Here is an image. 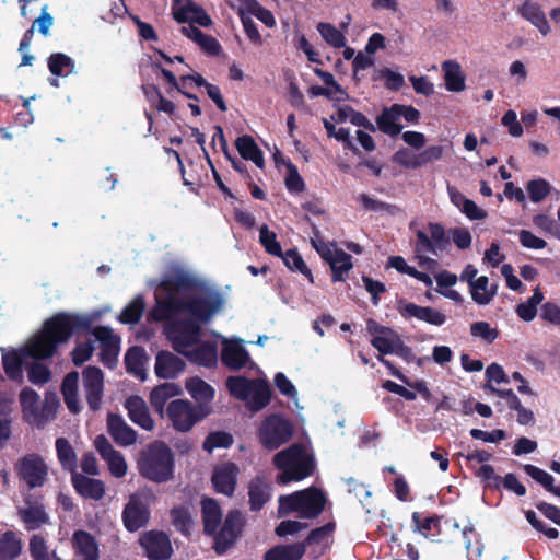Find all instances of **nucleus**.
I'll list each match as a JSON object with an SVG mask.
<instances>
[{"label":"nucleus","mask_w":560,"mask_h":560,"mask_svg":"<svg viewBox=\"0 0 560 560\" xmlns=\"http://www.w3.org/2000/svg\"><path fill=\"white\" fill-rule=\"evenodd\" d=\"M149 317L166 320L164 332L173 349L191 363L212 366L218 361L217 342L205 339L201 324L218 314L224 299L210 282L179 265H171L156 292Z\"/></svg>","instance_id":"obj_1"},{"label":"nucleus","mask_w":560,"mask_h":560,"mask_svg":"<svg viewBox=\"0 0 560 560\" xmlns=\"http://www.w3.org/2000/svg\"><path fill=\"white\" fill-rule=\"evenodd\" d=\"M89 324V318L72 314H58L46 320L42 331L32 337L25 347L3 354L5 374L11 380L22 382V366L27 358H50L59 343L67 341L77 328L88 327Z\"/></svg>","instance_id":"obj_2"},{"label":"nucleus","mask_w":560,"mask_h":560,"mask_svg":"<svg viewBox=\"0 0 560 560\" xmlns=\"http://www.w3.org/2000/svg\"><path fill=\"white\" fill-rule=\"evenodd\" d=\"M174 456L168 446L162 442L149 445L140 454L138 469L142 477L154 481L165 482L173 477Z\"/></svg>","instance_id":"obj_3"},{"label":"nucleus","mask_w":560,"mask_h":560,"mask_svg":"<svg viewBox=\"0 0 560 560\" xmlns=\"http://www.w3.org/2000/svg\"><path fill=\"white\" fill-rule=\"evenodd\" d=\"M273 465L280 470L277 482L287 485L308 477L313 470V458L302 446L294 444L278 452L273 456Z\"/></svg>","instance_id":"obj_4"},{"label":"nucleus","mask_w":560,"mask_h":560,"mask_svg":"<svg viewBox=\"0 0 560 560\" xmlns=\"http://www.w3.org/2000/svg\"><path fill=\"white\" fill-rule=\"evenodd\" d=\"M325 503V494L311 487L288 495H280L278 513L279 516L295 513L301 518H314L323 512Z\"/></svg>","instance_id":"obj_5"},{"label":"nucleus","mask_w":560,"mask_h":560,"mask_svg":"<svg viewBox=\"0 0 560 560\" xmlns=\"http://www.w3.org/2000/svg\"><path fill=\"white\" fill-rule=\"evenodd\" d=\"M226 387L232 396L246 402L249 410L256 412L270 401V387L262 380H248L244 376H230Z\"/></svg>","instance_id":"obj_6"},{"label":"nucleus","mask_w":560,"mask_h":560,"mask_svg":"<svg viewBox=\"0 0 560 560\" xmlns=\"http://www.w3.org/2000/svg\"><path fill=\"white\" fill-rule=\"evenodd\" d=\"M311 244L319 256L330 266L334 281H345L352 269V257L337 248L335 243H327L316 225L312 226Z\"/></svg>","instance_id":"obj_7"},{"label":"nucleus","mask_w":560,"mask_h":560,"mask_svg":"<svg viewBox=\"0 0 560 560\" xmlns=\"http://www.w3.org/2000/svg\"><path fill=\"white\" fill-rule=\"evenodd\" d=\"M293 435L292 423L282 416H268L258 428V439L267 450H277L288 443Z\"/></svg>","instance_id":"obj_8"},{"label":"nucleus","mask_w":560,"mask_h":560,"mask_svg":"<svg viewBox=\"0 0 560 560\" xmlns=\"http://www.w3.org/2000/svg\"><path fill=\"white\" fill-rule=\"evenodd\" d=\"M15 471L21 481L30 489L42 488L48 480L49 467L36 453H30L18 459Z\"/></svg>","instance_id":"obj_9"},{"label":"nucleus","mask_w":560,"mask_h":560,"mask_svg":"<svg viewBox=\"0 0 560 560\" xmlns=\"http://www.w3.org/2000/svg\"><path fill=\"white\" fill-rule=\"evenodd\" d=\"M207 412L200 407L197 409L189 401L176 399L167 407V416L177 431H189L195 423L201 420Z\"/></svg>","instance_id":"obj_10"},{"label":"nucleus","mask_w":560,"mask_h":560,"mask_svg":"<svg viewBox=\"0 0 560 560\" xmlns=\"http://www.w3.org/2000/svg\"><path fill=\"white\" fill-rule=\"evenodd\" d=\"M122 518L128 530L135 532L144 526L149 520V510L144 494L130 495L125 506Z\"/></svg>","instance_id":"obj_11"},{"label":"nucleus","mask_w":560,"mask_h":560,"mask_svg":"<svg viewBox=\"0 0 560 560\" xmlns=\"http://www.w3.org/2000/svg\"><path fill=\"white\" fill-rule=\"evenodd\" d=\"M92 334L100 343L102 362L107 366H113L119 353L120 338L107 326L95 327Z\"/></svg>","instance_id":"obj_12"},{"label":"nucleus","mask_w":560,"mask_h":560,"mask_svg":"<svg viewBox=\"0 0 560 560\" xmlns=\"http://www.w3.org/2000/svg\"><path fill=\"white\" fill-rule=\"evenodd\" d=\"M83 387L86 401L92 410L101 407L104 389V375L101 369L88 366L83 370Z\"/></svg>","instance_id":"obj_13"},{"label":"nucleus","mask_w":560,"mask_h":560,"mask_svg":"<svg viewBox=\"0 0 560 560\" xmlns=\"http://www.w3.org/2000/svg\"><path fill=\"white\" fill-rule=\"evenodd\" d=\"M94 446L101 457L106 462L110 474L116 478H121L127 472V463L118 451H116L106 436L97 435L94 440Z\"/></svg>","instance_id":"obj_14"},{"label":"nucleus","mask_w":560,"mask_h":560,"mask_svg":"<svg viewBox=\"0 0 560 560\" xmlns=\"http://www.w3.org/2000/svg\"><path fill=\"white\" fill-rule=\"evenodd\" d=\"M222 351H221V360L222 362L232 370H240L247 364L254 365L250 361L249 353L243 347L241 339H228L222 337Z\"/></svg>","instance_id":"obj_15"},{"label":"nucleus","mask_w":560,"mask_h":560,"mask_svg":"<svg viewBox=\"0 0 560 560\" xmlns=\"http://www.w3.org/2000/svg\"><path fill=\"white\" fill-rule=\"evenodd\" d=\"M173 15L174 19L179 23H196L203 27H209L212 25V20L206 13V11L200 5L190 0L185 2L176 0V3L173 4Z\"/></svg>","instance_id":"obj_16"},{"label":"nucleus","mask_w":560,"mask_h":560,"mask_svg":"<svg viewBox=\"0 0 560 560\" xmlns=\"http://www.w3.org/2000/svg\"><path fill=\"white\" fill-rule=\"evenodd\" d=\"M400 315L408 318H417L433 326H442L445 324L447 317L444 313L430 306H420L415 303H400L398 306Z\"/></svg>","instance_id":"obj_17"},{"label":"nucleus","mask_w":560,"mask_h":560,"mask_svg":"<svg viewBox=\"0 0 560 560\" xmlns=\"http://www.w3.org/2000/svg\"><path fill=\"white\" fill-rule=\"evenodd\" d=\"M238 467L231 462L217 465L212 472V483L214 489L228 497L234 493Z\"/></svg>","instance_id":"obj_18"},{"label":"nucleus","mask_w":560,"mask_h":560,"mask_svg":"<svg viewBox=\"0 0 560 560\" xmlns=\"http://www.w3.org/2000/svg\"><path fill=\"white\" fill-rule=\"evenodd\" d=\"M410 229L416 233L415 253L416 259L421 268L425 270H434L438 266L436 260L425 256L424 254H436V247L431 241L425 230L416 229V223H410Z\"/></svg>","instance_id":"obj_19"},{"label":"nucleus","mask_w":560,"mask_h":560,"mask_svg":"<svg viewBox=\"0 0 560 560\" xmlns=\"http://www.w3.org/2000/svg\"><path fill=\"white\" fill-rule=\"evenodd\" d=\"M18 514L27 530L38 529L50 521L43 503L30 498L25 500L24 506L19 508Z\"/></svg>","instance_id":"obj_20"},{"label":"nucleus","mask_w":560,"mask_h":560,"mask_svg":"<svg viewBox=\"0 0 560 560\" xmlns=\"http://www.w3.org/2000/svg\"><path fill=\"white\" fill-rule=\"evenodd\" d=\"M147 556L151 560H164L172 555V545L168 537L163 533H147L140 540Z\"/></svg>","instance_id":"obj_21"},{"label":"nucleus","mask_w":560,"mask_h":560,"mask_svg":"<svg viewBox=\"0 0 560 560\" xmlns=\"http://www.w3.org/2000/svg\"><path fill=\"white\" fill-rule=\"evenodd\" d=\"M185 366V362L170 351L159 352L155 359V373L160 378H175Z\"/></svg>","instance_id":"obj_22"},{"label":"nucleus","mask_w":560,"mask_h":560,"mask_svg":"<svg viewBox=\"0 0 560 560\" xmlns=\"http://www.w3.org/2000/svg\"><path fill=\"white\" fill-rule=\"evenodd\" d=\"M107 428L110 436L120 446H129L137 441V432L119 416L109 415L107 418Z\"/></svg>","instance_id":"obj_23"},{"label":"nucleus","mask_w":560,"mask_h":560,"mask_svg":"<svg viewBox=\"0 0 560 560\" xmlns=\"http://www.w3.org/2000/svg\"><path fill=\"white\" fill-rule=\"evenodd\" d=\"M126 408L128 410V416L133 423L148 431H151L154 428V421L141 397H129L126 400Z\"/></svg>","instance_id":"obj_24"},{"label":"nucleus","mask_w":560,"mask_h":560,"mask_svg":"<svg viewBox=\"0 0 560 560\" xmlns=\"http://www.w3.org/2000/svg\"><path fill=\"white\" fill-rule=\"evenodd\" d=\"M71 480L77 492L84 498L100 500L105 493L104 483L98 479L89 478L84 475L74 472L72 474Z\"/></svg>","instance_id":"obj_25"},{"label":"nucleus","mask_w":560,"mask_h":560,"mask_svg":"<svg viewBox=\"0 0 560 560\" xmlns=\"http://www.w3.org/2000/svg\"><path fill=\"white\" fill-rule=\"evenodd\" d=\"M518 14L537 27L541 35L550 32V25L540 5L533 1H525L517 10Z\"/></svg>","instance_id":"obj_26"},{"label":"nucleus","mask_w":560,"mask_h":560,"mask_svg":"<svg viewBox=\"0 0 560 560\" xmlns=\"http://www.w3.org/2000/svg\"><path fill=\"white\" fill-rule=\"evenodd\" d=\"M471 299L478 305H488L497 294V283H490L489 278L480 276L469 287Z\"/></svg>","instance_id":"obj_27"},{"label":"nucleus","mask_w":560,"mask_h":560,"mask_svg":"<svg viewBox=\"0 0 560 560\" xmlns=\"http://www.w3.org/2000/svg\"><path fill=\"white\" fill-rule=\"evenodd\" d=\"M73 547L83 560H97L98 546L92 535L84 530H78L73 534Z\"/></svg>","instance_id":"obj_28"},{"label":"nucleus","mask_w":560,"mask_h":560,"mask_svg":"<svg viewBox=\"0 0 560 560\" xmlns=\"http://www.w3.org/2000/svg\"><path fill=\"white\" fill-rule=\"evenodd\" d=\"M270 483L265 477L257 476L250 481L248 495L252 510H260L262 508V505L270 499Z\"/></svg>","instance_id":"obj_29"},{"label":"nucleus","mask_w":560,"mask_h":560,"mask_svg":"<svg viewBox=\"0 0 560 560\" xmlns=\"http://www.w3.org/2000/svg\"><path fill=\"white\" fill-rule=\"evenodd\" d=\"M305 550L306 545L304 542L278 545L265 553L264 560H300Z\"/></svg>","instance_id":"obj_30"},{"label":"nucleus","mask_w":560,"mask_h":560,"mask_svg":"<svg viewBox=\"0 0 560 560\" xmlns=\"http://www.w3.org/2000/svg\"><path fill=\"white\" fill-rule=\"evenodd\" d=\"M20 404L24 420L34 425L40 407L39 395L34 389L25 387L20 393Z\"/></svg>","instance_id":"obj_31"},{"label":"nucleus","mask_w":560,"mask_h":560,"mask_svg":"<svg viewBox=\"0 0 560 560\" xmlns=\"http://www.w3.org/2000/svg\"><path fill=\"white\" fill-rule=\"evenodd\" d=\"M79 373L70 372L63 378L61 392L65 402L71 412H79L81 406L78 398Z\"/></svg>","instance_id":"obj_32"},{"label":"nucleus","mask_w":560,"mask_h":560,"mask_svg":"<svg viewBox=\"0 0 560 560\" xmlns=\"http://www.w3.org/2000/svg\"><path fill=\"white\" fill-rule=\"evenodd\" d=\"M55 446L62 469L74 474L78 467V458L70 442L65 438H58Z\"/></svg>","instance_id":"obj_33"},{"label":"nucleus","mask_w":560,"mask_h":560,"mask_svg":"<svg viewBox=\"0 0 560 560\" xmlns=\"http://www.w3.org/2000/svg\"><path fill=\"white\" fill-rule=\"evenodd\" d=\"M442 69L444 71L445 86L448 91L460 92L465 89V75L457 62L452 60L444 61Z\"/></svg>","instance_id":"obj_34"},{"label":"nucleus","mask_w":560,"mask_h":560,"mask_svg":"<svg viewBox=\"0 0 560 560\" xmlns=\"http://www.w3.org/2000/svg\"><path fill=\"white\" fill-rule=\"evenodd\" d=\"M236 149L241 156L245 160H250L256 166H264V156L260 149L250 136L238 137L235 141Z\"/></svg>","instance_id":"obj_35"},{"label":"nucleus","mask_w":560,"mask_h":560,"mask_svg":"<svg viewBox=\"0 0 560 560\" xmlns=\"http://www.w3.org/2000/svg\"><path fill=\"white\" fill-rule=\"evenodd\" d=\"M22 552V540L12 530L0 536V560H15Z\"/></svg>","instance_id":"obj_36"},{"label":"nucleus","mask_w":560,"mask_h":560,"mask_svg":"<svg viewBox=\"0 0 560 560\" xmlns=\"http://www.w3.org/2000/svg\"><path fill=\"white\" fill-rule=\"evenodd\" d=\"M202 517L205 532L209 535L215 533L222 520V512L213 499H205L202 501Z\"/></svg>","instance_id":"obj_37"},{"label":"nucleus","mask_w":560,"mask_h":560,"mask_svg":"<svg viewBox=\"0 0 560 560\" xmlns=\"http://www.w3.org/2000/svg\"><path fill=\"white\" fill-rule=\"evenodd\" d=\"M28 551L33 560H60L56 550L49 549L47 540L40 534L31 536Z\"/></svg>","instance_id":"obj_38"},{"label":"nucleus","mask_w":560,"mask_h":560,"mask_svg":"<svg viewBox=\"0 0 560 560\" xmlns=\"http://www.w3.org/2000/svg\"><path fill=\"white\" fill-rule=\"evenodd\" d=\"M180 393L179 387L174 383H164L156 386L150 396L153 408L162 413L166 401Z\"/></svg>","instance_id":"obj_39"},{"label":"nucleus","mask_w":560,"mask_h":560,"mask_svg":"<svg viewBox=\"0 0 560 560\" xmlns=\"http://www.w3.org/2000/svg\"><path fill=\"white\" fill-rule=\"evenodd\" d=\"M145 352L140 347L130 348L125 355L127 371L140 380L145 378L144 363Z\"/></svg>","instance_id":"obj_40"},{"label":"nucleus","mask_w":560,"mask_h":560,"mask_svg":"<svg viewBox=\"0 0 560 560\" xmlns=\"http://www.w3.org/2000/svg\"><path fill=\"white\" fill-rule=\"evenodd\" d=\"M399 105H394L389 109H385L377 118L378 128L386 135L397 136L401 132L402 127L398 124L400 117Z\"/></svg>","instance_id":"obj_41"},{"label":"nucleus","mask_w":560,"mask_h":560,"mask_svg":"<svg viewBox=\"0 0 560 560\" xmlns=\"http://www.w3.org/2000/svg\"><path fill=\"white\" fill-rule=\"evenodd\" d=\"M400 336L392 328L383 330V334L371 339V345L380 352L378 355L393 354Z\"/></svg>","instance_id":"obj_42"},{"label":"nucleus","mask_w":560,"mask_h":560,"mask_svg":"<svg viewBox=\"0 0 560 560\" xmlns=\"http://www.w3.org/2000/svg\"><path fill=\"white\" fill-rule=\"evenodd\" d=\"M412 524L415 532L427 538L434 539L440 533V518L438 516H429L422 520L419 512H413Z\"/></svg>","instance_id":"obj_43"},{"label":"nucleus","mask_w":560,"mask_h":560,"mask_svg":"<svg viewBox=\"0 0 560 560\" xmlns=\"http://www.w3.org/2000/svg\"><path fill=\"white\" fill-rule=\"evenodd\" d=\"M186 389L190 396L200 402H208L214 397V389L199 377H191L186 382Z\"/></svg>","instance_id":"obj_44"},{"label":"nucleus","mask_w":560,"mask_h":560,"mask_svg":"<svg viewBox=\"0 0 560 560\" xmlns=\"http://www.w3.org/2000/svg\"><path fill=\"white\" fill-rule=\"evenodd\" d=\"M11 400L0 396V447H3L11 438Z\"/></svg>","instance_id":"obj_45"},{"label":"nucleus","mask_w":560,"mask_h":560,"mask_svg":"<svg viewBox=\"0 0 560 560\" xmlns=\"http://www.w3.org/2000/svg\"><path fill=\"white\" fill-rule=\"evenodd\" d=\"M523 469L529 477L541 485L546 490L557 497H560V487L553 486L555 478L549 472L530 464L524 465Z\"/></svg>","instance_id":"obj_46"},{"label":"nucleus","mask_w":560,"mask_h":560,"mask_svg":"<svg viewBox=\"0 0 560 560\" xmlns=\"http://www.w3.org/2000/svg\"><path fill=\"white\" fill-rule=\"evenodd\" d=\"M542 300L544 294L538 288H536L534 294L516 307L518 317L525 322L533 320L537 314V306L542 302Z\"/></svg>","instance_id":"obj_47"},{"label":"nucleus","mask_w":560,"mask_h":560,"mask_svg":"<svg viewBox=\"0 0 560 560\" xmlns=\"http://www.w3.org/2000/svg\"><path fill=\"white\" fill-rule=\"evenodd\" d=\"M144 311V301L141 295L136 296L122 310L118 316L119 322L122 324H135L139 322Z\"/></svg>","instance_id":"obj_48"},{"label":"nucleus","mask_w":560,"mask_h":560,"mask_svg":"<svg viewBox=\"0 0 560 560\" xmlns=\"http://www.w3.org/2000/svg\"><path fill=\"white\" fill-rule=\"evenodd\" d=\"M48 68L55 75H68L73 72L74 63L69 56L57 52L48 58Z\"/></svg>","instance_id":"obj_49"},{"label":"nucleus","mask_w":560,"mask_h":560,"mask_svg":"<svg viewBox=\"0 0 560 560\" xmlns=\"http://www.w3.org/2000/svg\"><path fill=\"white\" fill-rule=\"evenodd\" d=\"M280 257L289 269L301 272L306 276L311 282L314 281L311 270L295 249H289L284 254L282 253Z\"/></svg>","instance_id":"obj_50"},{"label":"nucleus","mask_w":560,"mask_h":560,"mask_svg":"<svg viewBox=\"0 0 560 560\" xmlns=\"http://www.w3.org/2000/svg\"><path fill=\"white\" fill-rule=\"evenodd\" d=\"M317 31L328 45L335 48H341L346 46L345 35L334 25L329 23H319L317 25Z\"/></svg>","instance_id":"obj_51"},{"label":"nucleus","mask_w":560,"mask_h":560,"mask_svg":"<svg viewBox=\"0 0 560 560\" xmlns=\"http://www.w3.org/2000/svg\"><path fill=\"white\" fill-rule=\"evenodd\" d=\"M59 407V401L55 395H46L43 405L39 407V412L36 418L34 425L40 427L47 421L52 420L56 417Z\"/></svg>","instance_id":"obj_52"},{"label":"nucleus","mask_w":560,"mask_h":560,"mask_svg":"<svg viewBox=\"0 0 560 560\" xmlns=\"http://www.w3.org/2000/svg\"><path fill=\"white\" fill-rule=\"evenodd\" d=\"M259 243L268 254L277 257L282 256V248L277 241V235L275 232L270 231L267 225H262L259 229Z\"/></svg>","instance_id":"obj_53"},{"label":"nucleus","mask_w":560,"mask_h":560,"mask_svg":"<svg viewBox=\"0 0 560 560\" xmlns=\"http://www.w3.org/2000/svg\"><path fill=\"white\" fill-rule=\"evenodd\" d=\"M233 443V438L230 433L223 432V431H217L210 433L205 442H203V448L211 453L213 450L219 447H229Z\"/></svg>","instance_id":"obj_54"},{"label":"nucleus","mask_w":560,"mask_h":560,"mask_svg":"<svg viewBox=\"0 0 560 560\" xmlns=\"http://www.w3.org/2000/svg\"><path fill=\"white\" fill-rule=\"evenodd\" d=\"M335 530L334 523H327L324 526L313 529L306 538L305 545H327L329 537Z\"/></svg>","instance_id":"obj_55"},{"label":"nucleus","mask_w":560,"mask_h":560,"mask_svg":"<svg viewBox=\"0 0 560 560\" xmlns=\"http://www.w3.org/2000/svg\"><path fill=\"white\" fill-rule=\"evenodd\" d=\"M171 515L172 523L176 529L182 532L184 535H188L192 523L188 511L184 508H174Z\"/></svg>","instance_id":"obj_56"},{"label":"nucleus","mask_w":560,"mask_h":560,"mask_svg":"<svg viewBox=\"0 0 560 560\" xmlns=\"http://www.w3.org/2000/svg\"><path fill=\"white\" fill-rule=\"evenodd\" d=\"M533 223L539 230L549 233L560 240V225L550 215L537 214L533 218Z\"/></svg>","instance_id":"obj_57"},{"label":"nucleus","mask_w":560,"mask_h":560,"mask_svg":"<svg viewBox=\"0 0 560 560\" xmlns=\"http://www.w3.org/2000/svg\"><path fill=\"white\" fill-rule=\"evenodd\" d=\"M393 161L406 168L421 167V162H419V153H415L408 149L398 150L394 154Z\"/></svg>","instance_id":"obj_58"},{"label":"nucleus","mask_w":560,"mask_h":560,"mask_svg":"<svg viewBox=\"0 0 560 560\" xmlns=\"http://www.w3.org/2000/svg\"><path fill=\"white\" fill-rule=\"evenodd\" d=\"M357 200L366 210H370V211H375V212L386 211V212H389V213H394L395 210L397 209L395 206H392V205L385 203V202H383L381 200L374 199V198L370 197L366 194H360L357 197Z\"/></svg>","instance_id":"obj_59"},{"label":"nucleus","mask_w":560,"mask_h":560,"mask_svg":"<svg viewBox=\"0 0 560 560\" xmlns=\"http://www.w3.org/2000/svg\"><path fill=\"white\" fill-rule=\"evenodd\" d=\"M27 376L31 383L42 385L49 381L50 371L43 363H32L27 369Z\"/></svg>","instance_id":"obj_60"},{"label":"nucleus","mask_w":560,"mask_h":560,"mask_svg":"<svg viewBox=\"0 0 560 560\" xmlns=\"http://www.w3.org/2000/svg\"><path fill=\"white\" fill-rule=\"evenodd\" d=\"M527 190L533 202H539L546 198L550 191V185L545 179L530 180L527 184Z\"/></svg>","instance_id":"obj_61"},{"label":"nucleus","mask_w":560,"mask_h":560,"mask_svg":"<svg viewBox=\"0 0 560 560\" xmlns=\"http://www.w3.org/2000/svg\"><path fill=\"white\" fill-rule=\"evenodd\" d=\"M470 332L475 337H480L487 342H492L498 337V331L487 322H476L470 326Z\"/></svg>","instance_id":"obj_62"},{"label":"nucleus","mask_w":560,"mask_h":560,"mask_svg":"<svg viewBox=\"0 0 560 560\" xmlns=\"http://www.w3.org/2000/svg\"><path fill=\"white\" fill-rule=\"evenodd\" d=\"M520 243L523 247L529 249H542L546 247L547 243L545 240L534 235L528 230H521L518 232Z\"/></svg>","instance_id":"obj_63"},{"label":"nucleus","mask_w":560,"mask_h":560,"mask_svg":"<svg viewBox=\"0 0 560 560\" xmlns=\"http://www.w3.org/2000/svg\"><path fill=\"white\" fill-rule=\"evenodd\" d=\"M501 124L508 128L512 137H521L524 132L521 122L517 120V115L514 110H508L501 118Z\"/></svg>","instance_id":"obj_64"}]
</instances>
